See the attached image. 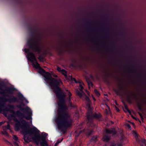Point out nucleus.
<instances>
[{
  "instance_id": "obj_6",
  "label": "nucleus",
  "mask_w": 146,
  "mask_h": 146,
  "mask_svg": "<svg viewBox=\"0 0 146 146\" xmlns=\"http://www.w3.org/2000/svg\"><path fill=\"white\" fill-rule=\"evenodd\" d=\"M90 108V107H89ZM86 121L87 125L91 127H94L95 124L94 123V119L100 120L101 117L102 115L100 113L98 114L96 113H94L92 111L90 108L87 112Z\"/></svg>"
},
{
  "instance_id": "obj_3",
  "label": "nucleus",
  "mask_w": 146,
  "mask_h": 146,
  "mask_svg": "<svg viewBox=\"0 0 146 146\" xmlns=\"http://www.w3.org/2000/svg\"><path fill=\"white\" fill-rule=\"evenodd\" d=\"M5 86L4 83L2 82L0 83V94L3 96L0 97V112L6 110L3 108L4 103L6 102L9 103L16 102H18L17 98L13 95H10V94H13L14 92L15 89L12 87H7L5 90H3L1 87Z\"/></svg>"
},
{
  "instance_id": "obj_50",
  "label": "nucleus",
  "mask_w": 146,
  "mask_h": 146,
  "mask_svg": "<svg viewBox=\"0 0 146 146\" xmlns=\"http://www.w3.org/2000/svg\"><path fill=\"white\" fill-rule=\"evenodd\" d=\"M126 126L128 127V123H126Z\"/></svg>"
},
{
  "instance_id": "obj_31",
  "label": "nucleus",
  "mask_w": 146,
  "mask_h": 146,
  "mask_svg": "<svg viewBox=\"0 0 146 146\" xmlns=\"http://www.w3.org/2000/svg\"><path fill=\"white\" fill-rule=\"evenodd\" d=\"M8 129H10V126L9 124H7L6 127Z\"/></svg>"
},
{
  "instance_id": "obj_14",
  "label": "nucleus",
  "mask_w": 146,
  "mask_h": 146,
  "mask_svg": "<svg viewBox=\"0 0 146 146\" xmlns=\"http://www.w3.org/2000/svg\"><path fill=\"white\" fill-rule=\"evenodd\" d=\"M133 133V135L135 138L136 141L138 143H140L141 142V140L139 137V136L136 132L134 131Z\"/></svg>"
},
{
  "instance_id": "obj_56",
  "label": "nucleus",
  "mask_w": 146,
  "mask_h": 146,
  "mask_svg": "<svg viewBox=\"0 0 146 146\" xmlns=\"http://www.w3.org/2000/svg\"><path fill=\"white\" fill-rule=\"evenodd\" d=\"M60 142H61V141H60V142H57V143H60Z\"/></svg>"
},
{
  "instance_id": "obj_52",
  "label": "nucleus",
  "mask_w": 146,
  "mask_h": 146,
  "mask_svg": "<svg viewBox=\"0 0 146 146\" xmlns=\"http://www.w3.org/2000/svg\"><path fill=\"white\" fill-rule=\"evenodd\" d=\"M115 104H116V105H117V103L116 101H115Z\"/></svg>"
},
{
  "instance_id": "obj_36",
  "label": "nucleus",
  "mask_w": 146,
  "mask_h": 146,
  "mask_svg": "<svg viewBox=\"0 0 146 146\" xmlns=\"http://www.w3.org/2000/svg\"><path fill=\"white\" fill-rule=\"evenodd\" d=\"M131 127L130 125L128 124V129H130L131 130Z\"/></svg>"
},
{
  "instance_id": "obj_16",
  "label": "nucleus",
  "mask_w": 146,
  "mask_h": 146,
  "mask_svg": "<svg viewBox=\"0 0 146 146\" xmlns=\"http://www.w3.org/2000/svg\"><path fill=\"white\" fill-rule=\"evenodd\" d=\"M126 73L127 78L128 77V54L126 52Z\"/></svg>"
},
{
  "instance_id": "obj_7",
  "label": "nucleus",
  "mask_w": 146,
  "mask_h": 146,
  "mask_svg": "<svg viewBox=\"0 0 146 146\" xmlns=\"http://www.w3.org/2000/svg\"><path fill=\"white\" fill-rule=\"evenodd\" d=\"M47 135L48 134L44 132L42 133L41 135L38 133L33 137L32 139L37 145L40 143V146H48L46 140Z\"/></svg>"
},
{
  "instance_id": "obj_49",
  "label": "nucleus",
  "mask_w": 146,
  "mask_h": 146,
  "mask_svg": "<svg viewBox=\"0 0 146 146\" xmlns=\"http://www.w3.org/2000/svg\"><path fill=\"white\" fill-rule=\"evenodd\" d=\"M3 123V122H0V124L1 125Z\"/></svg>"
},
{
  "instance_id": "obj_1",
  "label": "nucleus",
  "mask_w": 146,
  "mask_h": 146,
  "mask_svg": "<svg viewBox=\"0 0 146 146\" xmlns=\"http://www.w3.org/2000/svg\"><path fill=\"white\" fill-rule=\"evenodd\" d=\"M33 66L36 69H39L38 72L43 76L45 80L54 90L56 96L59 101L58 116L55 121L58 129H67L71 126L73 120L70 114L66 111L68 107L65 103L66 95L59 86L62 82L52 78L51 74L46 71L40 66L37 60L33 63Z\"/></svg>"
},
{
  "instance_id": "obj_47",
  "label": "nucleus",
  "mask_w": 146,
  "mask_h": 146,
  "mask_svg": "<svg viewBox=\"0 0 146 146\" xmlns=\"http://www.w3.org/2000/svg\"><path fill=\"white\" fill-rule=\"evenodd\" d=\"M132 123V124L133 125V126H135V123Z\"/></svg>"
},
{
  "instance_id": "obj_10",
  "label": "nucleus",
  "mask_w": 146,
  "mask_h": 146,
  "mask_svg": "<svg viewBox=\"0 0 146 146\" xmlns=\"http://www.w3.org/2000/svg\"><path fill=\"white\" fill-rule=\"evenodd\" d=\"M24 50L25 52L27 54V57L28 60L33 63L36 60L35 54L33 52H30L29 49L25 48Z\"/></svg>"
},
{
  "instance_id": "obj_48",
  "label": "nucleus",
  "mask_w": 146,
  "mask_h": 146,
  "mask_svg": "<svg viewBox=\"0 0 146 146\" xmlns=\"http://www.w3.org/2000/svg\"><path fill=\"white\" fill-rule=\"evenodd\" d=\"M54 76L57 77V76L56 75H54Z\"/></svg>"
},
{
  "instance_id": "obj_12",
  "label": "nucleus",
  "mask_w": 146,
  "mask_h": 146,
  "mask_svg": "<svg viewBox=\"0 0 146 146\" xmlns=\"http://www.w3.org/2000/svg\"><path fill=\"white\" fill-rule=\"evenodd\" d=\"M18 97L19 99V100H21L22 102L24 100H25V102L27 103H29L28 101L25 99V98L23 96L22 94L21 93H19L18 94Z\"/></svg>"
},
{
  "instance_id": "obj_53",
  "label": "nucleus",
  "mask_w": 146,
  "mask_h": 146,
  "mask_svg": "<svg viewBox=\"0 0 146 146\" xmlns=\"http://www.w3.org/2000/svg\"><path fill=\"white\" fill-rule=\"evenodd\" d=\"M73 62H76V61H75V60H73Z\"/></svg>"
},
{
  "instance_id": "obj_44",
  "label": "nucleus",
  "mask_w": 146,
  "mask_h": 146,
  "mask_svg": "<svg viewBox=\"0 0 146 146\" xmlns=\"http://www.w3.org/2000/svg\"><path fill=\"white\" fill-rule=\"evenodd\" d=\"M92 98H93V100H94V101L96 100V99L94 98V96H92Z\"/></svg>"
},
{
  "instance_id": "obj_9",
  "label": "nucleus",
  "mask_w": 146,
  "mask_h": 146,
  "mask_svg": "<svg viewBox=\"0 0 146 146\" xmlns=\"http://www.w3.org/2000/svg\"><path fill=\"white\" fill-rule=\"evenodd\" d=\"M116 133V131L114 129H107L106 130V133L104 135L102 139L104 142H108L110 139V136L108 134H111L114 135H115Z\"/></svg>"
},
{
  "instance_id": "obj_17",
  "label": "nucleus",
  "mask_w": 146,
  "mask_h": 146,
  "mask_svg": "<svg viewBox=\"0 0 146 146\" xmlns=\"http://www.w3.org/2000/svg\"><path fill=\"white\" fill-rule=\"evenodd\" d=\"M122 90V88L121 86H119L118 89H114V90L117 95H119L121 93V91Z\"/></svg>"
},
{
  "instance_id": "obj_42",
  "label": "nucleus",
  "mask_w": 146,
  "mask_h": 146,
  "mask_svg": "<svg viewBox=\"0 0 146 146\" xmlns=\"http://www.w3.org/2000/svg\"><path fill=\"white\" fill-rule=\"evenodd\" d=\"M118 145V146H122V145L121 143L119 144Z\"/></svg>"
},
{
  "instance_id": "obj_13",
  "label": "nucleus",
  "mask_w": 146,
  "mask_h": 146,
  "mask_svg": "<svg viewBox=\"0 0 146 146\" xmlns=\"http://www.w3.org/2000/svg\"><path fill=\"white\" fill-rule=\"evenodd\" d=\"M129 43H128V51L129 50ZM129 53H128V71H129ZM129 72H128V73ZM129 74H128V103L130 102V96H129V92L130 91L129 90Z\"/></svg>"
},
{
  "instance_id": "obj_15",
  "label": "nucleus",
  "mask_w": 146,
  "mask_h": 146,
  "mask_svg": "<svg viewBox=\"0 0 146 146\" xmlns=\"http://www.w3.org/2000/svg\"><path fill=\"white\" fill-rule=\"evenodd\" d=\"M84 132L88 135H90L93 132L92 130L90 129L89 128L84 129Z\"/></svg>"
},
{
  "instance_id": "obj_4",
  "label": "nucleus",
  "mask_w": 146,
  "mask_h": 146,
  "mask_svg": "<svg viewBox=\"0 0 146 146\" xmlns=\"http://www.w3.org/2000/svg\"><path fill=\"white\" fill-rule=\"evenodd\" d=\"M28 29L30 35V37L27 41V45L33 52L39 54L41 52V49L38 45V43L36 41L35 37L37 35L36 29L30 24L28 25Z\"/></svg>"
},
{
  "instance_id": "obj_58",
  "label": "nucleus",
  "mask_w": 146,
  "mask_h": 146,
  "mask_svg": "<svg viewBox=\"0 0 146 146\" xmlns=\"http://www.w3.org/2000/svg\"><path fill=\"white\" fill-rule=\"evenodd\" d=\"M128 122H130V121H128Z\"/></svg>"
},
{
  "instance_id": "obj_26",
  "label": "nucleus",
  "mask_w": 146,
  "mask_h": 146,
  "mask_svg": "<svg viewBox=\"0 0 146 146\" xmlns=\"http://www.w3.org/2000/svg\"><path fill=\"white\" fill-rule=\"evenodd\" d=\"M61 73L63 75H64L65 76H67V72L65 70L62 69Z\"/></svg>"
},
{
  "instance_id": "obj_60",
  "label": "nucleus",
  "mask_w": 146,
  "mask_h": 146,
  "mask_svg": "<svg viewBox=\"0 0 146 146\" xmlns=\"http://www.w3.org/2000/svg\"><path fill=\"white\" fill-rule=\"evenodd\" d=\"M31 146H32V145H31Z\"/></svg>"
},
{
  "instance_id": "obj_2",
  "label": "nucleus",
  "mask_w": 146,
  "mask_h": 146,
  "mask_svg": "<svg viewBox=\"0 0 146 146\" xmlns=\"http://www.w3.org/2000/svg\"><path fill=\"white\" fill-rule=\"evenodd\" d=\"M11 115L14 117L12 120L15 122V130L18 131L20 128L23 129V133L24 135L23 139L26 142L29 143L31 141V138L27 135V134L34 136L40 132V131L35 127L29 128L28 122L22 118L18 119L14 114H12Z\"/></svg>"
},
{
  "instance_id": "obj_38",
  "label": "nucleus",
  "mask_w": 146,
  "mask_h": 146,
  "mask_svg": "<svg viewBox=\"0 0 146 146\" xmlns=\"http://www.w3.org/2000/svg\"><path fill=\"white\" fill-rule=\"evenodd\" d=\"M116 109L117 112H119L120 110L118 108L116 107Z\"/></svg>"
},
{
  "instance_id": "obj_40",
  "label": "nucleus",
  "mask_w": 146,
  "mask_h": 146,
  "mask_svg": "<svg viewBox=\"0 0 146 146\" xmlns=\"http://www.w3.org/2000/svg\"><path fill=\"white\" fill-rule=\"evenodd\" d=\"M72 95V94L70 92H69V96L70 97Z\"/></svg>"
},
{
  "instance_id": "obj_41",
  "label": "nucleus",
  "mask_w": 146,
  "mask_h": 146,
  "mask_svg": "<svg viewBox=\"0 0 146 146\" xmlns=\"http://www.w3.org/2000/svg\"><path fill=\"white\" fill-rule=\"evenodd\" d=\"M139 115H140V116H141V117H142V114H141L140 113H139Z\"/></svg>"
},
{
  "instance_id": "obj_11",
  "label": "nucleus",
  "mask_w": 146,
  "mask_h": 146,
  "mask_svg": "<svg viewBox=\"0 0 146 146\" xmlns=\"http://www.w3.org/2000/svg\"><path fill=\"white\" fill-rule=\"evenodd\" d=\"M121 101L124 106V107H123V109L125 112H128V106L127 105L128 103V95L123 97Z\"/></svg>"
},
{
  "instance_id": "obj_28",
  "label": "nucleus",
  "mask_w": 146,
  "mask_h": 146,
  "mask_svg": "<svg viewBox=\"0 0 146 146\" xmlns=\"http://www.w3.org/2000/svg\"><path fill=\"white\" fill-rule=\"evenodd\" d=\"M94 92L97 96H99L100 95V92L97 89H95L94 90Z\"/></svg>"
},
{
  "instance_id": "obj_34",
  "label": "nucleus",
  "mask_w": 146,
  "mask_h": 146,
  "mask_svg": "<svg viewBox=\"0 0 146 146\" xmlns=\"http://www.w3.org/2000/svg\"><path fill=\"white\" fill-rule=\"evenodd\" d=\"M116 53L118 54L119 55H120L121 54V52H120V51L119 50H118V51H117L116 52Z\"/></svg>"
},
{
  "instance_id": "obj_37",
  "label": "nucleus",
  "mask_w": 146,
  "mask_h": 146,
  "mask_svg": "<svg viewBox=\"0 0 146 146\" xmlns=\"http://www.w3.org/2000/svg\"><path fill=\"white\" fill-rule=\"evenodd\" d=\"M128 113H129L130 114H131V112L130 110L128 109Z\"/></svg>"
},
{
  "instance_id": "obj_57",
  "label": "nucleus",
  "mask_w": 146,
  "mask_h": 146,
  "mask_svg": "<svg viewBox=\"0 0 146 146\" xmlns=\"http://www.w3.org/2000/svg\"><path fill=\"white\" fill-rule=\"evenodd\" d=\"M144 146H146V144L144 145Z\"/></svg>"
},
{
  "instance_id": "obj_59",
  "label": "nucleus",
  "mask_w": 146,
  "mask_h": 146,
  "mask_svg": "<svg viewBox=\"0 0 146 146\" xmlns=\"http://www.w3.org/2000/svg\"><path fill=\"white\" fill-rule=\"evenodd\" d=\"M104 18H105V19H106V17H104Z\"/></svg>"
},
{
  "instance_id": "obj_54",
  "label": "nucleus",
  "mask_w": 146,
  "mask_h": 146,
  "mask_svg": "<svg viewBox=\"0 0 146 146\" xmlns=\"http://www.w3.org/2000/svg\"><path fill=\"white\" fill-rule=\"evenodd\" d=\"M104 36V37H107L108 36Z\"/></svg>"
},
{
  "instance_id": "obj_5",
  "label": "nucleus",
  "mask_w": 146,
  "mask_h": 146,
  "mask_svg": "<svg viewBox=\"0 0 146 146\" xmlns=\"http://www.w3.org/2000/svg\"><path fill=\"white\" fill-rule=\"evenodd\" d=\"M22 106H25V104L22 102L20 105L17 106V107L21 110L24 111L27 113V115H26L24 113L21 112L19 110L15 111L14 110H9L10 112L12 113V114H11L10 115L11 117H12V119L14 117H12L11 115L14 114L15 117L16 116H17L19 117V119L22 118V119H23V118H25L27 120L32 119V113L31 110L28 107H27L26 108H23Z\"/></svg>"
},
{
  "instance_id": "obj_32",
  "label": "nucleus",
  "mask_w": 146,
  "mask_h": 146,
  "mask_svg": "<svg viewBox=\"0 0 146 146\" xmlns=\"http://www.w3.org/2000/svg\"><path fill=\"white\" fill-rule=\"evenodd\" d=\"M133 98H134L135 100H137V97L136 95L135 94H134Z\"/></svg>"
},
{
  "instance_id": "obj_19",
  "label": "nucleus",
  "mask_w": 146,
  "mask_h": 146,
  "mask_svg": "<svg viewBox=\"0 0 146 146\" xmlns=\"http://www.w3.org/2000/svg\"><path fill=\"white\" fill-rule=\"evenodd\" d=\"M137 107L139 110L141 111H142L143 110V108L142 105L140 103H139L137 105Z\"/></svg>"
},
{
  "instance_id": "obj_20",
  "label": "nucleus",
  "mask_w": 146,
  "mask_h": 146,
  "mask_svg": "<svg viewBox=\"0 0 146 146\" xmlns=\"http://www.w3.org/2000/svg\"><path fill=\"white\" fill-rule=\"evenodd\" d=\"M9 109L8 110H7V109L4 108V107H3V108L4 109H5L6 110L4 111H2V112H4V111H9L10 112V111H9V110H13L15 109V107L13 105H9ZM1 112H2V111L1 112H0V113H1Z\"/></svg>"
},
{
  "instance_id": "obj_39",
  "label": "nucleus",
  "mask_w": 146,
  "mask_h": 146,
  "mask_svg": "<svg viewBox=\"0 0 146 146\" xmlns=\"http://www.w3.org/2000/svg\"><path fill=\"white\" fill-rule=\"evenodd\" d=\"M116 144H111V146H116Z\"/></svg>"
},
{
  "instance_id": "obj_55",
  "label": "nucleus",
  "mask_w": 146,
  "mask_h": 146,
  "mask_svg": "<svg viewBox=\"0 0 146 146\" xmlns=\"http://www.w3.org/2000/svg\"><path fill=\"white\" fill-rule=\"evenodd\" d=\"M114 64H115H115H117V63H116V62H115V63H114Z\"/></svg>"
},
{
  "instance_id": "obj_43",
  "label": "nucleus",
  "mask_w": 146,
  "mask_h": 146,
  "mask_svg": "<svg viewBox=\"0 0 146 146\" xmlns=\"http://www.w3.org/2000/svg\"><path fill=\"white\" fill-rule=\"evenodd\" d=\"M5 134L6 135H8V133L7 132H5Z\"/></svg>"
},
{
  "instance_id": "obj_27",
  "label": "nucleus",
  "mask_w": 146,
  "mask_h": 146,
  "mask_svg": "<svg viewBox=\"0 0 146 146\" xmlns=\"http://www.w3.org/2000/svg\"><path fill=\"white\" fill-rule=\"evenodd\" d=\"M82 92H80L79 91V90H77L76 91V93H77V94L80 97H82V96H83V94H82Z\"/></svg>"
},
{
  "instance_id": "obj_8",
  "label": "nucleus",
  "mask_w": 146,
  "mask_h": 146,
  "mask_svg": "<svg viewBox=\"0 0 146 146\" xmlns=\"http://www.w3.org/2000/svg\"><path fill=\"white\" fill-rule=\"evenodd\" d=\"M138 63L137 59L134 58L132 61L131 66V72L134 74L136 76L141 79H143L146 80V76H142L141 74L139 72L138 69Z\"/></svg>"
},
{
  "instance_id": "obj_45",
  "label": "nucleus",
  "mask_w": 146,
  "mask_h": 146,
  "mask_svg": "<svg viewBox=\"0 0 146 146\" xmlns=\"http://www.w3.org/2000/svg\"><path fill=\"white\" fill-rule=\"evenodd\" d=\"M127 42H126V50H127V49H128V46H127Z\"/></svg>"
},
{
  "instance_id": "obj_21",
  "label": "nucleus",
  "mask_w": 146,
  "mask_h": 146,
  "mask_svg": "<svg viewBox=\"0 0 146 146\" xmlns=\"http://www.w3.org/2000/svg\"><path fill=\"white\" fill-rule=\"evenodd\" d=\"M13 138L16 141L15 142H14L15 144L16 145L19 146L17 143L16 142V141H19L18 137L16 135H14Z\"/></svg>"
},
{
  "instance_id": "obj_46",
  "label": "nucleus",
  "mask_w": 146,
  "mask_h": 146,
  "mask_svg": "<svg viewBox=\"0 0 146 146\" xmlns=\"http://www.w3.org/2000/svg\"><path fill=\"white\" fill-rule=\"evenodd\" d=\"M57 142H56L54 146H57Z\"/></svg>"
},
{
  "instance_id": "obj_23",
  "label": "nucleus",
  "mask_w": 146,
  "mask_h": 146,
  "mask_svg": "<svg viewBox=\"0 0 146 146\" xmlns=\"http://www.w3.org/2000/svg\"><path fill=\"white\" fill-rule=\"evenodd\" d=\"M70 79L72 81H74L76 83H80V81H77L75 78H73L72 76H70Z\"/></svg>"
},
{
  "instance_id": "obj_30",
  "label": "nucleus",
  "mask_w": 146,
  "mask_h": 146,
  "mask_svg": "<svg viewBox=\"0 0 146 146\" xmlns=\"http://www.w3.org/2000/svg\"><path fill=\"white\" fill-rule=\"evenodd\" d=\"M62 69L60 67L58 66L57 67V70L58 71L61 72H62Z\"/></svg>"
},
{
  "instance_id": "obj_29",
  "label": "nucleus",
  "mask_w": 146,
  "mask_h": 146,
  "mask_svg": "<svg viewBox=\"0 0 146 146\" xmlns=\"http://www.w3.org/2000/svg\"><path fill=\"white\" fill-rule=\"evenodd\" d=\"M38 59L40 60V61L42 62L43 61V58L41 56H40L38 57Z\"/></svg>"
},
{
  "instance_id": "obj_24",
  "label": "nucleus",
  "mask_w": 146,
  "mask_h": 146,
  "mask_svg": "<svg viewBox=\"0 0 146 146\" xmlns=\"http://www.w3.org/2000/svg\"><path fill=\"white\" fill-rule=\"evenodd\" d=\"M87 83L88 84V88L90 89V87H93V84L90 81H87Z\"/></svg>"
},
{
  "instance_id": "obj_22",
  "label": "nucleus",
  "mask_w": 146,
  "mask_h": 146,
  "mask_svg": "<svg viewBox=\"0 0 146 146\" xmlns=\"http://www.w3.org/2000/svg\"><path fill=\"white\" fill-rule=\"evenodd\" d=\"M80 81V83H79L80 84H79L80 89H79L80 91L83 92V89L84 88H83V87L82 86V84H84V83L82 81Z\"/></svg>"
},
{
  "instance_id": "obj_35",
  "label": "nucleus",
  "mask_w": 146,
  "mask_h": 146,
  "mask_svg": "<svg viewBox=\"0 0 146 146\" xmlns=\"http://www.w3.org/2000/svg\"><path fill=\"white\" fill-rule=\"evenodd\" d=\"M91 24V22L89 21H87L86 22V24L88 25H90Z\"/></svg>"
},
{
  "instance_id": "obj_33",
  "label": "nucleus",
  "mask_w": 146,
  "mask_h": 146,
  "mask_svg": "<svg viewBox=\"0 0 146 146\" xmlns=\"http://www.w3.org/2000/svg\"><path fill=\"white\" fill-rule=\"evenodd\" d=\"M86 100L88 102H90V101L89 98L88 96L86 97Z\"/></svg>"
},
{
  "instance_id": "obj_18",
  "label": "nucleus",
  "mask_w": 146,
  "mask_h": 146,
  "mask_svg": "<svg viewBox=\"0 0 146 146\" xmlns=\"http://www.w3.org/2000/svg\"><path fill=\"white\" fill-rule=\"evenodd\" d=\"M98 140V137L97 136H93L91 140H90V142L91 143H95Z\"/></svg>"
},
{
  "instance_id": "obj_25",
  "label": "nucleus",
  "mask_w": 146,
  "mask_h": 146,
  "mask_svg": "<svg viewBox=\"0 0 146 146\" xmlns=\"http://www.w3.org/2000/svg\"><path fill=\"white\" fill-rule=\"evenodd\" d=\"M146 144V140L145 139H142L141 140V143L140 144L141 146H144V145Z\"/></svg>"
},
{
  "instance_id": "obj_51",
  "label": "nucleus",
  "mask_w": 146,
  "mask_h": 146,
  "mask_svg": "<svg viewBox=\"0 0 146 146\" xmlns=\"http://www.w3.org/2000/svg\"><path fill=\"white\" fill-rule=\"evenodd\" d=\"M113 46H114V47H115V46H116V45H113Z\"/></svg>"
}]
</instances>
